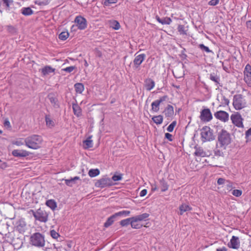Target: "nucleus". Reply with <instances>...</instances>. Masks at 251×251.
I'll return each instance as SVG.
<instances>
[{
  "label": "nucleus",
  "instance_id": "f257e3e1",
  "mask_svg": "<svg viewBox=\"0 0 251 251\" xmlns=\"http://www.w3.org/2000/svg\"><path fill=\"white\" fill-rule=\"evenodd\" d=\"M42 138L37 135H32L25 139L26 146L32 149H37L40 147L42 143Z\"/></svg>",
  "mask_w": 251,
  "mask_h": 251
},
{
  "label": "nucleus",
  "instance_id": "f03ea898",
  "mask_svg": "<svg viewBox=\"0 0 251 251\" xmlns=\"http://www.w3.org/2000/svg\"><path fill=\"white\" fill-rule=\"evenodd\" d=\"M218 141L220 145V147L225 149L226 147L231 142L230 134L226 130L223 129L218 133Z\"/></svg>",
  "mask_w": 251,
  "mask_h": 251
},
{
  "label": "nucleus",
  "instance_id": "7ed1b4c3",
  "mask_svg": "<svg viewBox=\"0 0 251 251\" xmlns=\"http://www.w3.org/2000/svg\"><path fill=\"white\" fill-rule=\"evenodd\" d=\"M149 216V214L143 213L142 214L130 218L131 227L134 229H139L141 228L143 226L141 222L148 218Z\"/></svg>",
  "mask_w": 251,
  "mask_h": 251
},
{
  "label": "nucleus",
  "instance_id": "20e7f679",
  "mask_svg": "<svg viewBox=\"0 0 251 251\" xmlns=\"http://www.w3.org/2000/svg\"><path fill=\"white\" fill-rule=\"evenodd\" d=\"M213 131L209 126H204L201 129V138L202 142L211 141L215 139Z\"/></svg>",
  "mask_w": 251,
  "mask_h": 251
},
{
  "label": "nucleus",
  "instance_id": "39448f33",
  "mask_svg": "<svg viewBox=\"0 0 251 251\" xmlns=\"http://www.w3.org/2000/svg\"><path fill=\"white\" fill-rule=\"evenodd\" d=\"M246 102L241 94H236L233 96V105L235 109L240 110L246 107Z\"/></svg>",
  "mask_w": 251,
  "mask_h": 251
},
{
  "label": "nucleus",
  "instance_id": "423d86ee",
  "mask_svg": "<svg viewBox=\"0 0 251 251\" xmlns=\"http://www.w3.org/2000/svg\"><path fill=\"white\" fill-rule=\"evenodd\" d=\"M30 242L32 245L38 247H42L45 245L44 238L39 233H35L31 236Z\"/></svg>",
  "mask_w": 251,
  "mask_h": 251
},
{
  "label": "nucleus",
  "instance_id": "0eeeda50",
  "mask_svg": "<svg viewBox=\"0 0 251 251\" xmlns=\"http://www.w3.org/2000/svg\"><path fill=\"white\" fill-rule=\"evenodd\" d=\"M31 211L36 220L44 223L48 221L49 215L45 210L39 208L36 211H34L32 210Z\"/></svg>",
  "mask_w": 251,
  "mask_h": 251
},
{
  "label": "nucleus",
  "instance_id": "6e6552de",
  "mask_svg": "<svg viewBox=\"0 0 251 251\" xmlns=\"http://www.w3.org/2000/svg\"><path fill=\"white\" fill-rule=\"evenodd\" d=\"M240 241L239 237L233 235L227 243V247L232 249L238 250L240 248Z\"/></svg>",
  "mask_w": 251,
  "mask_h": 251
},
{
  "label": "nucleus",
  "instance_id": "1a4fd4ad",
  "mask_svg": "<svg viewBox=\"0 0 251 251\" xmlns=\"http://www.w3.org/2000/svg\"><path fill=\"white\" fill-rule=\"evenodd\" d=\"M114 184V183L113 182L112 180L109 178H103L97 180L95 182V186L100 188L111 186Z\"/></svg>",
  "mask_w": 251,
  "mask_h": 251
},
{
  "label": "nucleus",
  "instance_id": "9d476101",
  "mask_svg": "<svg viewBox=\"0 0 251 251\" xmlns=\"http://www.w3.org/2000/svg\"><path fill=\"white\" fill-rule=\"evenodd\" d=\"M230 119L232 121V123L238 127H242L243 128L244 126L243 124V118L241 115L237 113L235 114H232Z\"/></svg>",
  "mask_w": 251,
  "mask_h": 251
},
{
  "label": "nucleus",
  "instance_id": "9b49d317",
  "mask_svg": "<svg viewBox=\"0 0 251 251\" xmlns=\"http://www.w3.org/2000/svg\"><path fill=\"white\" fill-rule=\"evenodd\" d=\"M244 80L249 85L251 86V66L248 64L244 71Z\"/></svg>",
  "mask_w": 251,
  "mask_h": 251
},
{
  "label": "nucleus",
  "instance_id": "f8f14e48",
  "mask_svg": "<svg viewBox=\"0 0 251 251\" xmlns=\"http://www.w3.org/2000/svg\"><path fill=\"white\" fill-rule=\"evenodd\" d=\"M203 122H209L212 119V115L209 108H205L201 110L200 117Z\"/></svg>",
  "mask_w": 251,
  "mask_h": 251
},
{
  "label": "nucleus",
  "instance_id": "ddd939ff",
  "mask_svg": "<svg viewBox=\"0 0 251 251\" xmlns=\"http://www.w3.org/2000/svg\"><path fill=\"white\" fill-rule=\"evenodd\" d=\"M168 97L167 95H164L159 98V99L154 100L151 103V110L153 112H157L159 110V105L161 103L165 101Z\"/></svg>",
  "mask_w": 251,
  "mask_h": 251
},
{
  "label": "nucleus",
  "instance_id": "4468645a",
  "mask_svg": "<svg viewBox=\"0 0 251 251\" xmlns=\"http://www.w3.org/2000/svg\"><path fill=\"white\" fill-rule=\"evenodd\" d=\"M47 98L54 108H59L60 105L56 93H50L48 95Z\"/></svg>",
  "mask_w": 251,
  "mask_h": 251
},
{
  "label": "nucleus",
  "instance_id": "2eb2a0df",
  "mask_svg": "<svg viewBox=\"0 0 251 251\" xmlns=\"http://www.w3.org/2000/svg\"><path fill=\"white\" fill-rule=\"evenodd\" d=\"M75 22L76 23V26L80 30H83L87 27V21L81 16H76L75 20Z\"/></svg>",
  "mask_w": 251,
  "mask_h": 251
},
{
  "label": "nucleus",
  "instance_id": "dca6fc26",
  "mask_svg": "<svg viewBox=\"0 0 251 251\" xmlns=\"http://www.w3.org/2000/svg\"><path fill=\"white\" fill-rule=\"evenodd\" d=\"M215 118L223 122H227L229 119V114L225 111L220 110L214 113Z\"/></svg>",
  "mask_w": 251,
  "mask_h": 251
},
{
  "label": "nucleus",
  "instance_id": "f3484780",
  "mask_svg": "<svg viewBox=\"0 0 251 251\" xmlns=\"http://www.w3.org/2000/svg\"><path fill=\"white\" fill-rule=\"evenodd\" d=\"M137 53L135 54V58L133 60L134 68L137 69L139 67L140 65L142 63L145 59L146 55L144 53L136 55Z\"/></svg>",
  "mask_w": 251,
  "mask_h": 251
},
{
  "label": "nucleus",
  "instance_id": "a211bd4d",
  "mask_svg": "<svg viewBox=\"0 0 251 251\" xmlns=\"http://www.w3.org/2000/svg\"><path fill=\"white\" fill-rule=\"evenodd\" d=\"M30 153L25 150H14L12 151V154L17 157H26L29 155Z\"/></svg>",
  "mask_w": 251,
  "mask_h": 251
},
{
  "label": "nucleus",
  "instance_id": "6ab92c4d",
  "mask_svg": "<svg viewBox=\"0 0 251 251\" xmlns=\"http://www.w3.org/2000/svg\"><path fill=\"white\" fill-rule=\"evenodd\" d=\"M163 113L166 117L170 118L173 117L174 114V107L172 105L168 104L165 108Z\"/></svg>",
  "mask_w": 251,
  "mask_h": 251
},
{
  "label": "nucleus",
  "instance_id": "aec40b11",
  "mask_svg": "<svg viewBox=\"0 0 251 251\" xmlns=\"http://www.w3.org/2000/svg\"><path fill=\"white\" fill-rule=\"evenodd\" d=\"M155 86L154 81L151 78H149L145 80V87L148 91H151Z\"/></svg>",
  "mask_w": 251,
  "mask_h": 251
},
{
  "label": "nucleus",
  "instance_id": "412c9836",
  "mask_svg": "<svg viewBox=\"0 0 251 251\" xmlns=\"http://www.w3.org/2000/svg\"><path fill=\"white\" fill-rule=\"evenodd\" d=\"M195 151L194 152V155L197 156H200L201 157H205L207 156V154L205 151H204L203 149L201 147H198L197 146L195 147Z\"/></svg>",
  "mask_w": 251,
  "mask_h": 251
},
{
  "label": "nucleus",
  "instance_id": "4be33fe9",
  "mask_svg": "<svg viewBox=\"0 0 251 251\" xmlns=\"http://www.w3.org/2000/svg\"><path fill=\"white\" fill-rule=\"evenodd\" d=\"M179 214L182 215L184 212L191 211L192 209V208L188 204H182L179 206Z\"/></svg>",
  "mask_w": 251,
  "mask_h": 251
},
{
  "label": "nucleus",
  "instance_id": "5701e85b",
  "mask_svg": "<svg viewBox=\"0 0 251 251\" xmlns=\"http://www.w3.org/2000/svg\"><path fill=\"white\" fill-rule=\"evenodd\" d=\"M72 108L74 113L76 117H79L81 115V109L77 103H73Z\"/></svg>",
  "mask_w": 251,
  "mask_h": 251
},
{
  "label": "nucleus",
  "instance_id": "b1692460",
  "mask_svg": "<svg viewBox=\"0 0 251 251\" xmlns=\"http://www.w3.org/2000/svg\"><path fill=\"white\" fill-rule=\"evenodd\" d=\"M55 69L52 68L50 66H46L42 69L41 73L43 75H46L50 73H53Z\"/></svg>",
  "mask_w": 251,
  "mask_h": 251
},
{
  "label": "nucleus",
  "instance_id": "393cba45",
  "mask_svg": "<svg viewBox=\"0 0 251 251\" xmlns=\"http://www.w3.org/2000/svg\"><path fill=\"white\" fill-rule=\"evenodd\" d=\"M209 79L214 81L216 85L220 84V78L219 75L213 73L209 74Z\"/></svg>",
  "mask_w": 251,
  "mask_h": 251
},
{
  "label": "nucleus",
  "instance_id": "a878e982",
  "mask_svg": "<svg viewBox=\"0 0 251 251\" xmlns=\"http://www.w3.org/2000/svg\"><path fill=\"white\" fill-rule=\"evenodd\" d=\"M117 217L115 213L109 217L104 224L105 227L110 226L114 222L115 219Z\"/></svg>",
  "mask_w": 251,
  "mask_h": 251
},
{
  "label": "nucleus",
  "instance_id": "bb28decb",
  "mask_svg": "<svg viewBox=\"0 0 251 251\" xmlns=\"http://www.w3.org/2000/svg\"><path fill=\"white\" fill-rule=\"evenodd\" d=\"M74 87L77 93L81 94L84 90V85L81 83H76L75 84Z\"/></svg>",
  "mask_w": 251,
  "mask_h": 251
},
{
  "label": "nucleus",
  "instance_id": "cd10ccee",
  "mask_svg": "<svg viewBox=\"0 0 251 251\" xmlns=\"http://www.w3.org/2000/svg\"><path fill=\"white\" fill-rule=\"evenodd\" d=\"M92 136H89L86 140L83 141L85 149H89L92 148L93 146V141L91 139Z\"/></svg>",
  "mask_w": 251,
  "mask_h": 251
},
{
  "label": "nucleus",
  "instance_id": "c85d7f7f",
  "mask_svg": "<svg viewBox=\"0 0 251 251\" xmlns=\"http://www.w3.org/2000/svg\"><path fill=\"white\" fill-rule=\"evenodd\" d=\"M45 121L47 126L50 128L53 127L55 125L54 122L50 118L49 115L45 116Z\"/></svg>",
  "mask_w": 251,
  "mask_h": 251
},
{
  "label": "nucleus",
  "instance_id": "c756f323",
  "mask_svg": "<svg viewBox=\"0 0 251 251\" xmlns=\"http://www.w3.org/2000/svg\"><path fill=\"white\" fill-rule=\"evenodd\" d=\"M46 204L53 210H55L57 207L56 202L53 200L47 201Z\"/></svg>",
  "mask_w": 251,
  "mask_h": 251
},
{
  "label": "nucleus",
  "instance_id": "7c9ffc66",
  "mask_svg": "<svg viewBox=\"0 0 251 251\" xmlns=\"http://www.w3.org/2000/svg\"><path fill=\"white\" fill-rule=\"evenodd\" d=\"M21 13L25 16H29L33 13V11L29 7H23L21 9Z\"/></svg>",
  "mask_w": 251,
  "mask_h": 251
},
{
  "label": "nucleus",
  "instance_id": "2f4dec72",
  "mask_svg": "<svg viewBox=\"0 0 251 251\" xmlns=\"http://www.w3.org/2000/svg\"><path fill=\"white\" fill-rule=\"evenodd\" d=\"M78 179H79V177L77 176H75L73 178H71L70 179H64V180L67 185L72 186L75 183V180Z\"/></svg>",
  "mask_w": 251,
  "mask_h": 251
},
{
  "label": "nucleus",
  "instance_id": "473e14b6",
  "mask_svg": "<svg viewBox=\"0 0 251 251\" xmlns=\"http://www.w3.org/2000/svg\"><path fill=\"white\" fill-rule=\"evenodd\" d=\"M152 120L154 123H155L157 125L161 124L163 120V116L159 115L158 116H153L152 118Z\"/></svg>",
  "mask_w": 251,
  "mask_h": 251
},
{
  "label": "nucleus",
  "instance_id": "72a5a7b5",
  "mask_svg": "<svg viewBox=\"0 0 251 251\" xmlns=\"http://www.w3.org/2000/svg\"><path fill=\"white\" fill-rule=\"evenodd\" d=\"M6 28L7 31L12 35L16 34L17 33V28L13 25H7L6 26Z\"/></svg>",
  "mask_w": 251,
  "mask_h": 251
},
{
  "label": "nucleus",
  "instance_id": "f704fd0d",
  "mask_svg": "<svg viewBox=\"0 0 251 251\" xmlns=\"http://www.w3.org/2000/svg\"><path fill=\"white\" fill-rule=\"evenodd\" d=\"M69 34L68 32L63 31L59 34L58 38L60 40L65 41L69 37Z\"/></svg>",
  "mask_w": 251,
  "mask_h": 251
},
{
  "label": "nucleus",
  "instance_id": "c9c22d12",
  "mask_svg": "<svg viewBox=\"0 0 251 251\" xmlns=\"http://www.w3.org/2000/svg\"><path fill=\"white\" fill-rule=\"evenodd\" d=\"M177 30L180 34H187V30L185 29V26L184 25H179L177 27Z\"/></svg>",
  "mask_w": 251,
  "mask_h": 251
},
{
  "label": "nucleus",
  "instance_id": "e433bc0d",
  "mask_svg": "<svg viewBox=\"0 0 251 251\" xmlns=\"http://www.w3.org/2000/svg\"><path fill=\"white\" fill-rule=\"evenodd\" d=\"M198 47L202 50L205 51L207 53L212 52V51L208 47L204 46L203 44H201L199 45Z\"/></svg>",
  "mask_w": 251,
  "mask_h": 251
},
{
  "label": "nucleus",
  "instance_id": "4c0bfd02",
  "mask_svg": "<svg viewBox=\"0 0 251 251\" xmlns=\"http://www.w3.org/2000/svg\"><path fill=\"white\" fill-rule=\"evenodd\" d=\"M118 0H104L102 4L105 6H109L111 4L116 3Z\"/></svg>",
  "mask_w": 251,
  "mask_h": 251
},
{
  "label": "nucleus",
  "instance_id": "58836bf2",
  "mask_svg": "<svg viewBox=\"0 0 251 251\" xmlns=\"http://www.w3.org/2000/svg\"><path fill=\"white\" fill-rule=\"evenodd\" d=\"M130 211L123 210V211H121L117 212L115 213V214L117 216V217L122 216L123 215H125V216H128L130 214Z\"/></svg>",
  "mask_w": 251,
  "mask_h": 251
},
{
  "label": "nucleus",
  "instance_id": "ea45409f",
  "mask_svg": "<svg viewBox=\"0 0 251 251\" xmlns=\"http://www.w3.org/2000/svg\"><path fill=\"white\" fill-rule=\"evenodd\" d=\"M172 22L171 19L169 17H165L162 19L161 24L162 25H170Z\"/></svg>",
  "mask_w": 251,
  "mask_h": 251
},
{
  "label": "nucleus",
  "instance_id": "a19ab883",
  "mask_svg": "<svg viewBox=\"0 0 251 251\" xmlns=\"http://www.w3.org/2000/svg\"><path fill=\"white\" fill-rule=\"evenodd\" d=\"M160 188L162 192H165L168 189L169 185L166 182L164 181H161Z\"/></svg>",
  "mask_w": 251,
  "mask_h": 251
},
{
  "label": "nucleus",
  "instance_id": "79ce46f5",
  "mask_svg": "<svg viewBox=\"0 0 251 251\" xmlns=\"http://www.w3.org/2000/svg\"><path fill=\"white\" fill-rule=\"evenodd\" d=\"M176 125V121H173L167 127V130L169 132H172L174 130V127Z\"/></svg>",
  "mask_w": 251,
  "mask_h": 251
},
{
  "label": "nucleus",
  "instance_id": "37998d69",
  "mask_svg": "<svg viewBox=\"0 0 251 251\" xmlns=\"http://www.w3.org/2000/svg\"><path fill=\"white\" fill-rule=\"evenodd\" d=\"M232 194L237 197L241 196L242 194V191L239 189H234L232 192Z\"/></svg>",
  "mask_w": 251,
  "mask_h": 251
},
{
  "label": "nucleus",
  "instance_id": "c03bdc74",
  "mask_svg": "<svg viewBox=\"0 0 251 251\" xmlns=\"http://www.w3.org/2000/svg\"><path fill=\"white\" fill-rule=\"evenodd\" d=\"M129 224H130V218L125 220H123L120 222V225L123 226H127Z\"/></svg>",
  "mask_w": 251,
  "mask_h": 251
},
{
  "label": "nucleus",
  "instance_id": "a18cd8bd",
  "mask_svg": "<svg viewBox=\"0 0 251 251\" xmlns=\"http://www.w3.org/2000/svg\"><path fill=\"white\" fill-rule=\"evenodd\" d=\"M75 68H76L75 66H72L68 67L64 69H62V71H63L66 72L70 73H71L72 72H73Z\"/></svg>",
  "mask_w": 251,
  "mask_h": 251
},
{
  "label": "nucleus",
  "instance_id": "49530a36",
  "mask_svg": "<svg viewBox=\"0 0 251 251\" xmlns=\"http://www.w3.org/2000/svg\"><path fill=\"white\" fill-rule=\"evenodd\" d=\"M50 235L54 239H57L59 237V234L54 230L50 231Z\"/></svg>",
  "mask_w": 251,
  "mask_h": 251
},
{
  "label": "nucleus",
  "instance_id": "de8ad7c7",
  "mask_svg": "<svg viewBox=\"0 0 251 251\" xmlns=\"http://www.w3.org/2000/svg\"><path fill=\"white\" fill-rule=\"evenodd\" d=\"M25 224L19 225L17 226V229L20 231V232H23L25 229Z\"/></svg>",
  "mask_w": 251,
  "mask_h": 251
},
{
  "label": "nucleus",
  "instance_id": "09e8293b",
  "mask_svg": "<svg viewBox=\"0 0 251 251\" xmlns=\"http://www.w3.org/2000/svg\"><path fill=\"white\" fill-rule=\"evenodd\" d=\"M113 28L115 30H118L120 28V25L117 21H114L113 23Z\"/></svg>",
  "mask_w": 251,
  "mask_h": 251
},
{
  "label": "nucleus",
  "instance_id": "8fccbe9b",
  "mask_svg": "<svg viewBox=\"0 0 251 251\" xmlns=\"http://www.w3.org/2000/svg\"><path fill=\"white\" fill-rule=\"evenodd\" d=\"M122 179V176L121 175H114L112 177V180L113 182V181H118Z\"/></svg>",
  "mask_w": 251,
  "mask_h": 251
},
{
  "label": "nucleus",
  "instance_id": "3c124183",
  "mask_svg": "<svg viewBox=\"0 0 251 251\" xmlns=\"http://www.w3.org/2000/svg\"><path fill=\"white\" fill-rule=\"evenodd\" d=\"M2 1L7 8L9 7L10 5L13 2L12 0H2Z\"/></svg>",
  "mask_w": 251,
  "mask_h": 251
},
{
  "label": "nucleus",
  "instance_id": "603ef678",
  "mask_svg": "<svg viewBox=\"0 0 251 251\" xmlns=\"http://www.w3.org/2000/svg\"><path fill=\"white\" fill-rule=\"evenodd\" d=\"M220 0H211L208 2V4L211 6L216 5L219 2Z\"/></svg>",
  "mask_w": 251,
  "mask_h": 251
},
{
  "label": "nucleus",
  "instance_id": "864d4df0",
  "mask_svg": "<svg viewBox=\"0 0 251 251\" xmlns=\"http://www.w3.org/2000/svg\"><path fill=\"white\" fill-rule=\"evenodd\" d=\"M250 137H251V127L245 133V138L246 139H249Z\"/></svg>",
  "mask_w": 251,
  "mask_h": 251
},
{
  "label": "nucleus",
  "instance_id": "5fc2aeb1",
  "mask_svg": "<svg viewBox=\"0 0 251 251\" xmlns=\"http://www.w3.org/2000/svg\"><path fill=\"white\" fill-rule=\"evenodd\" d=\"M229 103V100L225 96H223L222 103L225 105H228Z\"/></svg>",
  "mask_w": 251,
  "mask_h": 251
},
{
  "label": "nucleus",
  "instance_id": "6e6d98bb",
  "mask_svg": "<svg viewBox=\"0 0 251 251\" xmlns=\"http://www.w3.org/2000/svg\"><path fill=\"white\" fill-rule=\"evenodd\" d=\"M3 124H4V126L7 128H10L11 127L10 123L7 119H6L4 120V122Z\"/></svg>",
  "mask_w": 251,
  "mask_h": 251
},
{
  "label": "nucleus",
  "instance_id": "4d7b16f0",
  "mask_svg": "<svg viewBox=\"0 0 251 251\" xmlns=\"http://www.w3.org/2000/svg\"><path fill=\"white\" fill-rule=\"evenodd\" d=\"M165 138L167 139L169 141H173V136L171 134L169 133H166L165 134Z\"/></svg>",
  "mask_w": 251,
  "mask_h": 251
},
{
  "label": "nucleus",
  "instance_id": "13d9d810",
  "mask_svg": "<svg viewBox=\"0 0 251 251\" xmlns=\"http://www.w3.org/2000/svg\"><path fill=\"white\" fill-rule=\"evenodd\" d=\"M66 246L67 249L70 250V249L72 248V246H73L72 242L70 241H67L66 242Z\"/></svg>",
  "mask_w": 251,
  "mask_h": 251
},
{
  "label": "nucleus",
  "instance_id": "bf43d9fd",
  "mask_svg": "<svg viewBox=\"0 0 251 251\" xmlns=\"http://www.w3.org/2000/svg\"><path fill=\"white\" fill-rule=\"evenodd\" d=\"M226 189L228 191H230L231 190H232V188H233V185L232 184V183L231 182H228L226 185Z\"/></svg>",
  "mask_w": 251,
  "mask_h": 251
},
{
  "label": "nucleus",
  "instance_id": "052dcab7",
  "mask_svg": "<svg viewBox=\"0 0 251 251\" xmlns=\"http://www.w3.org/2000/svg\"><path fill=\"white\" fill-rule=\"evenodd\" d=\"M147 194V190L146 189L142 190L140 193V197H144L146 196Z\"/></svg>",
  "mask_w": 251,
  "mask_h": 251
},
{
  "label": "nucleus",
  "instance_id": "680f3d73",
  "mask_svg": "<svg viewBox=\"0 0 251 251\" xmlns=\"http://www.w3.org/2000/svg\"><path fill=\"white\" fill-rule=\"evenodd\" d=\"M35 3L36 4H38L39 5H47L48 3V2H44V1H37L35 2Z\"/></svg>",
  "mask_w": 251,
  "mask_h": 251
},
{
  "label": "nucleus",
  "instance_id": "e2e57ef3",
  "mask_svg": "<svg viewBox=\"0 0 251 251\" xmlns=\"http://www.w3.org/2000/svg\"><path fill=\"white\" fill-rule=\"evenodd\" d=\"M88 173H100V170L98 169H91L89 170Z\"/></svg>",
  "mask_w": 251,
  "mask_h": 251
},
{
  "label": "nucleus",
  "instance_id": "0e129e2a",
  "mask_svg": "<svg viewBox=\"0 0 251 251\" xmlns=\"http://www.w3.org/2000/svg\"><path fill=\"white\" fill-rule=\"evenodd\" d=\"M180 57L182 60L186 59L187 55L185 53H181Z\"/></svg>",
  "mask_w": 251,
  "mask_h": 251
},
{
  "label": "nucleus",
  "instance_id": "69168bd1",
  "mask_svg": "<svg viewBox=\"0 0 251 251\" xmlns=\"http://www.w3.org/2000/svg\"><path fill=\"white\" fill-rule=\"evenodd\" d=\"M225 182V179L222 178H219L217 183L219 185L223 184Z\"/></svg>",
  "mask_w": 251,
  "mask_h": 251
},
{
  "label": "nucleus",
  "instance_id": "338daca9",
  "mask_svg": "<svg viewBox=\"0 0 251 251\" xmlns=\"http://www.w3.org/2000/svg\"><path fill=\"white\" fill-rule=\"evenodd\" d=\"M246 26L248 28L251 29V20H249L246 22Z\"/></svg>",
  "mask_w": 251,
  "mask_h": 251
},
{
  "label": "nucleus",
  "instance_id": "774afa93",
  "mask_svg": "<svg viewBox=\"0 0 251 251\" xmlns=\"http://www.w3.org/2000/svg\"><path fill=\"white\" fill-rule=\"evenodd\" d=\"M216 251H227V249L225 247H223L222 248L217 249Z\"/></svg>",
  "mask_w": 251,
  "mask_h": 251
}]
</instances>
